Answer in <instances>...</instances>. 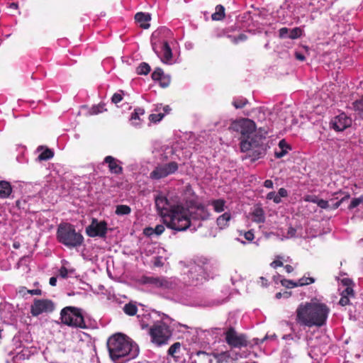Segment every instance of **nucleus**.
<instances>
[{
	"mask_svg": "<svg viewBox=\"0 0 363 363\" xmlns=\"http://www.w3.org/2000/svg\"><path fill=\"white\" fill-rule=\"evenodd\" d=\"M279 34L280 38H286L289 36V30L287 28H281L279 30Z\"/></svg>",
	"mask_w": 363,
	"mask_h": 363,
	"instance_id": "50",
	"label": "nucleus"
},
{
	"mask_svg": "<svg viewBox=\"0 0 363 363\" xmlns=\"http://www.w3.org/2000/svg\"><path fill=\"white\" fill-rule=\"evenodd\" d=\"M190 210L177 205L170 208V212L164 216L163 222L167 228L177 231H184L191 226Z\"/></svg>",
	"mask_w": 363,
	"mask_h": 363,
	"instance_id": "4",
	"label": "nucleus"
},
{
	"mask_svg": "<svg viewBox=\"0 0 363 363\" xmlns=\"http://www.w3.org/2000/svg\"><path fill=\"white\" fill-rule=\"evenodd\" d=\"M12 192V187L9 182L0 181V197L1 199L8 198Z\"/></svg>",
	"mask_w": 363,
	"mask_h": 363,
	"instance_id": "21",
	"label": "nucleus"
},
{
	"mask_svg": "<svg viewBox=\"0 0 363 363\" xmlns=\"http://www.w3.org/2000/svg\"><path fill=\"white\" fill-rule=\"evenodd\" d=\"M164 116V113H152V114L150 115L149 119L152 122L157 123V122L160 121L163 118Z\"/></svg>",
	"mask_w": 363,
	"mask_h": 363,
	"instance_id": "42",
	"label": "nucleus"
},
{
	"mask_svg": "<svg viewBox=\"0 0 363 363\" xmlns=\"http://www.w3.org/2000/svg\"><path fill=\"white\" fill-rule=\"evenodd\" d=\"M231 41L233 43H238L240 41H244L247 39V36L245 34H240L238 37H231L230 36Z\"/></svg>",
	"mask_w": 363,
	"mask_h": 363,
	"instance_id": "45",
	"label": "nucleus"
},
{
	"mask_svg": "<svg viewBox=\"0 0 363 363\" xmlns=\"http://www.w3.org/2000/svg\"><path fill=\"white\" fill-rule=\"evenodd\" d=\"M362 199L359 198L353 199L349 206L350 209H352L358 206L360 203H362Z\"/></svg>",
	"mask_w": 363,
	"mask_h": 363,
	"instance_id": "47",
	"label": "nucleus"
},
{
	"mask_svg": "<svg viewBox=\"0 0 363 363\" xmlns=\"http://www.w3.org/2000/svg\"><path fill=\"white\" fill-rule=\"evenodd\" d=\"M139 283L161 291L172 290L176 286L174 279L164 277L143 276L140 278Z\"/></svg>",
	"mask_w": 363,
	"mask_h": 363,
	"instance_id": "10",
	"label": "nucleus"
},
{
	"mask_svg": "<svg viewBox=\"0 0 363 363\" xmlns=\"http://www.w3.org/2000/svg\"><path fill=\"white\" fill-rule=\"evenodd\" d=\"M330 312L326 303L313 298L297 307L296 320L300 325L320 328L326 324Z\"/></svg>",
	"mask_w": 363,
	"mask_h": 363,
	"instance_id": "2",
	"label": "nucleus"
},
{
	"mask_svg": "<svg viewBox=\"0 0 363 363\" xmlns=\"http://www.w3.org/2000/svg\"><path fill=\"white\" fill-rule=\"evenodd\" d=\"M230 218V213L225 212L217 218V225L220 229H223L228 225Z\"/></svg>",
	"mask_w": 363,
	"mask_h": 363,
	"instance_id": "23",
	"label": "nucleus"
},
{
	"mask_svg": "<svg viewBox=\"0 0 363 363\" xmlns=\"http://www.w3.org/2000/svg\"><path fill=\"white\" fill-rule=\"evenodd\" d=\"M131 212L130 208L127 205H118L116 213L118 216L128 215Z\"/></svg>",
	"mask_w": 363,
	"mask_h": 363,
	"instance_id": "31",
	"label": "nucleus"
},
{
	"mask_svg": "<svg viewBox=\"0 0 363 363\" xmlns=\"http://www.w3.org/2000/svg\"><path fill=\"white\" fill-rule=\"evenodd\" d=\"M259 279H260V282H261V285L262 286H265L267 285V280L265 278L262 277L259 278Z\"/></svg>",
	"mask_w": 363,
	"mask_h": 363,
	"instance_id": "64",
	"label": "nucleus"
},
{
	"mask_svg": "<svg viewBox=\"0 0 363 363\" xmlns=\"http://www.w3.org/2000/svg\"><path fill=\"white\" fill-rule=\"evenodd\" d=\"M104 162L108 164V169L111 173L115 174H121L123 173V167L121 162L112 156H106Z\"/></svg>",
	"mask_w": 363,
	"mask_h": 363,
	"instance_id": "17",
	"label": "nucleus"
},
{
	"mask_svg": "<svg viewBox=\"0 0 363 363\" xmlns=\"http://www.w3.org/2000/svg\"><path fill=\"white\" fill-rule=\"evenodd\" d=\"M352 107L354 111L359 115V116L363 119V96L356 100L352 104Z\"/></svg>",
	"mask_w": 363,
	"mask_h": 363,
	"instance_id": "27",
	"label": "nucleus"
},
{
	"mask_svg": "<svg viewBox=\"0 0 363 363\" xmlns=\"http://www.w3.org/2000/svg\"><path fill=\"white\" fill-rule=\"evenodd\" d=\"M145 114V110L142 108H137L134 110V112L132 113L130 116V121L132 124L135 126H138L140 125L141 120L140 118V116H143Z\"/></svg>",
	"mask_w": 363,
	"mask_h": 363,
	"instance_id": "22",
	"label": "nucleus"
},
{
	"mask_svg": "<svg viewBox=\"0 0 363 363\" xmlns=\"http://www.w3.org/2000/svg\"><path fill=\"white\" fill-rule=\"evenodd\" d=\"M288 196V191L284 188H280L277 193L271 191L267 194V200H272L275 203L278 204L281 202V198Z\"/></svg>",
	"mask_w": 363,
	"mask_h": 363,
	"instance_id": "19",
	"label": "nucleus"
},
{
	"mask_svg": "<svg viewBox=\"0 0 363 363\" xmlns=\"http://www.w3.org/2000/svg\"><path fill=\"white\" fill-rule=\"evenodd\" d=\"M164 76V72L161 68H156L152 73V79L154 81H159Z\"/></svg>",
	"mask_w": 363,
	"mask_h": 363,
	"instance_id": "37",
	"label": "nucleus"
},
{
	"mask_svg": "<svg viewBox=\"0 0 363 363\" xmlns=\"http://www.w3.org/2000/svg\"><path fill=\"white\" fill-rule=\"evenodd\" d=\"M303 30L296 27L289 30V38L291 39H296L303 35Z\"/></svg>",
	"mask_w": 363,
	"mask_h": 363,
	"instance_id": "35",
	"label": "nucleus"
},
{
	"mask_svg": "<svg viewBox=\"0 0 363 363\" xmlns=\"http://www.w3.org/2000/svg\"><path fill=\"white\" fill-rule=\"evenodd\" d=\"M229 129L242 135L240 150L248 152V157L255 161L265 155L266 148L261 144V138L255 135V123L248 118H241L231 123Z\"/></svg>",
	"mask_w": 363,
	"mask_h": 363,
	"instance_id": "1",
	"label": "nucleus"
},
{
	"mask_svg": "<svg viewBox=\"0 0 363 363\" xmlns=\"http://www.w3.org/2000/svg\"><path fill=\"white\" fill-rule=\"evenodd\" d=\"M281 258L282 257L281 256H277V259H275L270 264L271 267L273 268H277L278 267L283 266V262L281 261Z\"/></svg>",
	"mask_w": 363,
	"mask_h": 363,
	"instance_id": "48",
	"label": "nucleus"
},
{
	"mask_svg": "<svg viewBox=\"0 0 363 363\" xmlns=\"http://www.w3.org/2000/svg\"><path fill=\"white\" fill-rule=\"evenodd\" d=\"M154 265L155 267H162L163 265L162 262L161 261L160 258L157 257L156 260L154 262Z\"/></svg>",
	"mask_w": 363,
	"mask_h": 363,
	"instance_id": "60",
	"label": "nucleus"
},
{
	"mask_svg": "<svg viewBox=\"0 0 363 363\" xmlns=\"http://www.w3.org/2000/svg\"><path fill=\"white\" fill-rule=\"evenodd\" d=\"M311 202L316 203L321 208L325 209L329 207L328 201L323 199L313 198V199L311 200Z\"/></svg>",
	"mask_w": 363,
	"mask_h": 363,
	"instance_id": "39",
	"label": "nucleus"
},
{
	"mask_svg": "<svg viewBox=\"0 0 363 363\" xmlns=\"http://www.w3.org/2000/svg\"><path fill=\"white\" fill-rule=\"evenodd\" d=\"M9 8L11 9H13V10H17L18 9V4L16 3H11L9 4Z\"/></svg>",
	"mask_w": 363,
	"mask_h": 363,
	"instance_id": "63",
	"label": "nucleus"
},
{
	"mask_svg": "<svg viewBox=\"0 0 363 363\" xmlns=\"http://www.w3.org/2000/svg\"><path fill=\"white\" fill-rule=\"evenodd\" d=\"M111 359L115 363H123L135 358L139 354L138 345L127 335L116 333L107 340Z\"/></svg>",
	"mask_w": 363,
	"mask_h": 363,
	"instance_id": "3",
	"label": "nucleus"
},
{
	"mask_svg": "<svg viewBox=\"0 0 363 363\" xmlns=\"http://www.w3.org/2000/svg\"><path fill=\"white\" fill-rule=\"evenodd\" d=\"M144 233L146 235H152L153 233H155V228H146L145 230H144Z\"/></svg>",
	"mask_w": 363,
	"mask_h": 363,
	"instance_id": "58",
	"label": "nucleus"
},
{
	"mask_svg": "<svg viewBox=\"0 0 363 363\" xmlns=\"http://www.w3.org/2000/svg\"><path fill=\"white\" fill-rule=\"evenodd\" d=\"M296 229L292 228V227H290L288 230V233H287V238H292L296 234Z\"/></svg>",
	"mask_w": 363,
	"mask_h": 363,
	"instance_id": "57",
	"label": "nucleus"
},
{
	"mask_svg": "<svg viewBox=\"0 0 363 363\" xmlns=\"http://www.w3.org/2000/svg\"><path fill=\"white\" fill-rule=\"evenodd\" d=\"M264 213L262 208H257L252 213V220L256 223H263L264 221Z\"/></svg>",
	"mask_w": 363,
	"mask_h": 363,
	"instance_id": "24",
	"label": "nucleus"
},
{
	"mask_svg": "<svg viewBox=\"0 0 363 363\" xmlns=\"http://www.w3.org/2000/svg\"><path fill=\"white\" fill-rule=\"evenodd\" d=\"M279 147L281 150H286L287 151L289 149L288 144L286 143V142L284 140H281L279 141Z\"/></svg>",
	"mask_w": 363,
	"mask_h": 363,
	"instance_id": "52",
	"label": "nucleus"
},
{
	"mask_svg": "<svg viewBox=\"0 0 363 363\" xmlns=\"http://www.w3.org/2000/svg\"><path fill=\"white\" fill-rule=\"evenodd\" d=\"M213 356L218 363L227 362L230 357V353L228 352L213 353Z\"/></svg>",
	"mask_w": 363,
	"mask_h": 363,
	"instance_id": "28",
	"label": "nucleus"
},
{
	"mask_svg": "<svg viewBox=\"0 0 363 363\" xmlns=\"http://www.w3.org/2000/svg\"><path fill=\"white\" fill-rule=\"evenodd\" d=\"M107 230L106 222H99L96 219H93L91 223L86 228V233L89 237H104Z\"/></svg>",
	"mask_w": 363,
	"mask_h": 363,
	"instance_id": "14",
	"label": "nucleus"
},
{
	"mask_svg": "<svg viewBox=\"0 0 363 363\" xmlns=\"http://www.w3.org/2000/svg\"><path fill=\"white\" fill-rule=\"evenodd\" d=\"M190 210V217L191 219L205 220L209 217V213L203 206H198L196 208H191Z\"/></svg>",
	"mask_w": 363,
	"mask_h": 363,
	"instance_id": "18",
	"label": "nucleus"
},
{
	"mask_svg": "<svg viewBox=\"0 0 363 363\" xmlns=\"http://www.w3.org/2000/svg\"><path fill=\"white\" fill-rule=\"evenodd\" d=\"M170 77L166 75L159 80L160 86L162 87H167L170 84Z\"/></svg>",
	"mask_w": 363,
	"mask_h": 363,
	"instance_id": "44",
	"label": "nucleus"
},
{
	"mask_svg": "<svg viewBox=\"0 0 363 363\" xmlns=\"http://www.w3.org/2000/svg\"><path fill=\"white\" fill-rule=\"evenodd\" d=\"M135 21L140 24V26L147 29L150 27L149 21L151 20V16L147 13L138 12L135 16Z\"/></svg>",
	"mask_w": 363,
	"mask_h": 363,
	"instance_id": "20",
	"label": "nucleus"
},
{
	"mask_svg": "<svg viewBox=\"0 0 363 363\" xmlns=\"http://www.w3.org/2000/svg\"><path fill=\"white\" fill-rule=\"evenodd\" d=\"M57 239L59 242L69 249L76 248L84 242L83 235L77 232L74 227L70 223H61L57 230Z\"/></svg>",
	"mask_w": 363,
	"mask_h": 363,
	"instance_id": "6",
	"label": "nucleus"
},
{
	"mask_svg": "<svg viewBox=\"0 0 363 363\" xmlns=\"http://www.w3.org/2000/svg\"><path fill=\"white\" fill-rule=\"evenodd\" d=\"M106 111L104 104H99L97 105L92 106L89 110V115H96L103 113Z\"/></svg>",
	"mask_w": 363,
	"mask_h": 363,
	"instance_id": "29",
	"label": "nucleus"
},
{
	"mask_svg": "<svg viewBox=\"0 0 363 363\" xmlns=\"http://www.w3.org/2000/svg\"><path fill=\"white\" fill-rule=\"evenodd\" d=\"M295 56L298 60L303 61L305 60V56L300 52H296Z\"/></svg>",
	"mask_w": 363,
	"mask_h": 363,
	"instance_id": "59",
	"label": "nucleus"
},
{
	"mask_svg": "<svg viewBox=\"0 0 363 363\" xmlns=\"http://www.w3.org/2000/svg\"><path fill=\"white\" fill-rule=\"evenodd\" d=\"M314 282H315V279L314 278L309 277H303L302 278L299 279L296 281V284H294V286H303L309 285V284H313Z\"/></svg>",
	"mask_w": 363,
	"mask_h": 363,
	"instance_id": "33",
	"label": "nucleus"
},
{
	"mask_svg": "<svg viewBox=\"0 0 363 363\" xmlns=\"http://www.w3.org/2000/svg\"><path fill=\"white\" fill-rule=\"evenodd\" d=\"M28 293L30 295L40 296L42 294V291L40 289H32L28 290Z\"/></svg>",
	"mask_w": 363,
	"mask_h": 363,
	"instance_id": "56",
	"label": "nucleus"
},
{
	"mask_svg": "<svg viewBox=\"0 0 363 363\" xmlns=\"http://www.w3.org/2000/svg\"><path fill=\"white\" fill-rule=\"evenodd\" d=\"M53 152L50 149H46L43 151L38 156L40 160H48L53 157Z\"/></svg>",
	"mask_w": 363,
	"mask_h": 363,
	"instance_id": "36",
	"label": "nucleus"
},
{
	"mask_svg": "<svg viewBox=\"0 0 363 363\" xmlns=\"http://www.w3.org/2000/svg\"><path fill=\"white\" fill-rule=\"evenodd\" d=\"M284 269H286V272L287 273H291V272H292L294 271L293 267L291 266V265H289V264L284 266Z\"/></svg>",
	"mask_w": 363,
	"mask_h": 363,
	"instance_id": "62",
	"label": "nucleus"
},
{
	"mask_svg": "<svg viewBox=\"0 0 363 363\" xmlns=\"http://www.w3.org/2000/svg\"><path fill=\"white\" fill-rule=\"evenodd\" d=\"M247 103V100L244 98H237L233 100V104L236 108H241Z\"/></svg>",
	"mask_w": 363,
	"mask_h": 363,
	"instance_id": "38",
	"label": "nucleus"
},
{
	"mask_svg": "<svg viewBox=\"0 0 363 363\" xmlns=\"http://www.w3.org/2000/svg\"><path fill=\"white\" fill-rule=\"evenodd\" d=\"M169 32L166 28L155 30L151 36V44L154 52L162 62L171 65L173 62L172 50L167 41L164 39V34Z\"/></svg>",
	"mask_w": 363,
	"mask_h": 363,
	"instance_id": "5",
	"label": "nucleus"
},
{
	"mask_svg": "<svg viewBox=\"0 0 363 363\" xmlns=\"http://www.w3.org/2000/svg\"><path fill=\"white\" fill-rule=\"evenodd\" d=\"M169 318L155 323L150 329V335L151 340L157 345H162L166 344L168 340L172 336V332L169 327L167 325Z\"/></svg>",
	"mask_w": 363,
	"mask_h": 363,
	"instance_id": "8",
	"label": "nucleus"
},
{
	"mask_svg": "<svg viewBox=\"0 0 363 363\" xmlns=\"http://www.w3.org/2000/svg\"><path fill=\"white\" fill-rule=\"evenodd\" d=\"M150 72V67L146 62H142L137 67V73L138 74L146 75Z\"/></svg>",
	"mask_w": 363,
	"mask_h": 363,
	"instance_id": "34",
	"label": "nucleus"
},
{
	"mask_svg": "<svg viewBox=\"0 0 363 363\" xmlns=\"http://www.w3.org/2000/svg\"><path fill=\"white\" fill-rule=\"evenodd\" d=\"M342 282L347 286V287L342 291V295H346L347 296H353V289L349 286V282H350V281L349 279H343Z\"/></svg>",
	"mask_w": 363,
	"mask_h": 363,
	"instance_id": "40",
	"label": "nucleus"
},
{
	"mask_svg": "<svg viewBox=\"0 0 363 363\" xmlns=\"http://www.w3.org/2000/svg\"><path fill=\"white\" fill-rule=\"evenodd\" d=\"M123 311L127 315H134L138 311V308L135 304L129 303L123 306Z\"/></svg>",
	"mask_w": 363,
	"mask_h": 363,
	"instance_id": "32",
	"label": "nucleus"
},
{
	"mask_svg": "<svg viewBox=\"0 0 363 363\" xmlns=\"http://www.w3.org/2000/svg\"><path fill=\"white\" fill-rule=\"evenodd\" d=\"M49 284L52 286H56V284H57V278L55 277H52L50 279V281H49Z\"/></svg>",
	"mask_w": 363,
	"mask_h": 363,
	"instance_id": "61",
	"label": "nucleus"
},
{
	"mask_svg": "<svg viewBox=\"0 0 363 363\" xmlns=\"http://www.w3.org/2000/svg\"><path fill=\"white\" fill-rule=\"evenodd\" d=\"M60 320L62 324L75 328H86L82 309L67 306L61 310Z\"/></svg>",
	"mask_w": 363,
	"mask_h": 363,
	"instance_id": "7",
	"label": "nucleus"
},
{
	"mask_svg": "<svg viewBox=\"0 0 363 363\" xmlns=\"http://www.w3.org/2000/svg\"><path fill=\"white\" fill-rule=\"evenodd\" d=\"M264 186H265L267 189H273L274 187V183L270 179H267L264 182Z\"/></svg>",
	"mask_w": 363,
	"mask_h": 363,
	"instance_id": "55",
	"label": "nucleus"
},
{
	"mask_svg": "<svg viewBox=\"0 0 363 363\" xmlns=\"http://www.w3.org/2000/svg\"><path fill=\"white\" fill-rule=\"evenodd\" d=\"M210 205L216 212L221 213L225 210V201L223 199L213 200L210 202Z\"/></svg>",
	"mask_w": 363,
	"mask_h": 363,
	"instance_id": "25",
	"label": "nucleus"
},
{
	"mask_svg": "<svg viewBox=\"0 0 363 363\" xmlns=\"http://www.w3.org/2000/svg\"><path fill=\"white\" fill-rule=\"evenodd\" d=\"M73 272H74L73 269H68L65 267L62 266L59 269V276L63 279H65L68 277L69 273H73Z\"/></svg>",
	"mask_w": 363,
	"mask_h": 363,
	"instance_id": "41",
	"label": "nucleus"
},
{
	"mask_svg": "<svg viewBox=\"0 0 363 363\" xmlns=\"http://www.w3.org/2000/svg\"><path fill=\"white\" fill-rule=\"evenodd\" d=\"M123 92L121 91L120 92L115 93L111 97V101L113 104H118L123 100Z\"/></svg>",
	"mask_w": 363,
	"mask_h": 363,
	"instance_id": "43",
	"label": "nucleus"
},
{
	"mask_svg": "<svg viewBox=\"0 0 363 363\" xmlns=\"http://www.w3.org/2000/svg\"><path fill=\"white\" fill-rule=\"evenodd\" d=\"M224 335L225 342L230 347L241 348L246 347L248 344L246 335L237 333L232 327L229 328Z\"/></svg>",
	"mask_w": 363,
	"mask_h": 363,
	"instance_id": "12",
	"label": "nucleus"
},
{
	"mask_svg": "<svg viewBox=\"0 0 363 363\" xmlns=\"http://www.w3.org/2000/svg\"><path fill=\"white\" fill-rule=\"evenodd\" d=\"M178 169L176 162H172L168 164L160 165L150 173V177L152 179H160L174 173Z\"/></svg>",
	"mask_w": 363,
	"mask_h": 363,
	"instance_id": "13",
	"label": "nucleus"
},
{
	"mask_svg": "<svg viewBox=\"0 0 363 363\" xmlns=\"http://www.w3.org/2000/svg\"><path fill=\"white\" fill-rule=\"evenodd\" d=\"M296 284V281H294L291 280L284 279L281 281V284L287 288L297 287L298 286H294V284Z\"/></svg>",
	"mask_w": 363,
	"mask_h": 363,
	"instance_id": "46",
	"label": "nucleus"
},
{
	"mask_svg": "<svg viewBox=\"0 0 363 363\" xmlns=\"http://www.w3.org/2000/svg\"><path fill=\"white\" fill-rule=\"evenodd\" d=\"M349 303H350V299H349L348 296H347L346 295H342V297L340 298V299L339 301L340 305L345 306L348 305Z\"/></svg>",
	"mask_w": 363,
	"mask_h": 363,
	"instance_id": "49",
	"label": "nucleus"
},
{
	"mask_svg": "<svg viewBox=\"0 0 363 363\" xmlns=\"http://www.w3.org/2000/svg\"><path fill=\"white\" fill-rule=\"evenodd\" d=\"M287 150H279V151H275V157L277 158H281L282 157H284L286 153H287Z\"/></svg>",
	"mask_w": 363,
	"mask_h": 363,
	"instance_id": "54",
	"label": "nucleus"
},
{
	"mask_svg": "<svg viewBox=\"0 0 363 363\" xmlns=\"http://www.w3.org/2000/svg\"><path fill=\"white\" fill-rule=\"evenodd\" d=\"M164 230V227L163 225H157L155 228V233L157 235H161Z\"/></svg>",
	"mask_w": 363,
	"mask_h": 363,
	"instance_id": "53",
	"label": "nucleus"
},
{
	"mask_svg": "<svg viewBox=\"0 0 363 363\" xmlns=\"http://www.w3.org/2000/svg\"><path fill=\"white\" fill-rule=\"evenodd\" d=\"M55 309V303L48 298H35L30 306V313L33 316H38L43 313H50Z\"/></svg>",
	"mask_w": 363,
	"mask_h": 363,
	"instance_id": "11",
	"label": "nucleus"
},
{
	"mask_svg": "<svg viewBox=\"0 0 363 363\" xmlns=\"http://www.w3.org/2000/svg\"><path fill=\"white\" fill-rule=\"evenodd\" d=\"M155 205L162 220H164V216L170 212V208L174 206L171 205L167 199L162 195L156 197Z\"/></svg>",
	"mask_w": 363,
	"mask_h": 363,
	"instance_id": "16",
	"label": "nucleus"
},
{
	"mask_svg": "<svg viewBox=\"0 0 363 363\" xmlns=\"http://www.w3.org/2000/svg\"><path fill=\"white\" fill-rule=\"evenodd\" d=\"M225 17V9L222 5H217L216 6V11L211 16L214 21L222 20Z\"/></svg>",
	"mask_w": 363,
	"mask_h": 363,
	"instance_id": "26",
	"label": "nucleus"
},
{
	"mask_svg": "<svg viewBox=\"0 0 363 363\" xmlns=\"http://www.w3.org/2000/svg\"><path fill=\"white\" fill-rule=\"evenodd\" d=\"M181 349V343L175 342L174 343L168 350V354L171 355L174 358H178L177 355Z\"/></svg>",
	"mask_w": 363,
	"mask_h": 363,
	"instance_id": "30",
	"label": "nucleus"
},
{
	"mask_svg": "<svg viewBox=\"0 0 363 363\" xmlns=\"http://www.w3.org/2000/svg\"><path fill=\"white\" fill-rule=\"evenodd\" d=\"M213 266L209 263H203V265L199 264H191L187 275L189 279L188 284L197 285L206 280L210 277L208 272H211Z\"/></svg>",
	"mask_w": 363,
	"mask_h": 363,
	"instance_id": "9",
	"label": "nucleus"
},
{
	"mask_svg": "<svg viewBox=\"0 0 363 363\" xmlns=\"http://www.w3.org/2000/svg\"><path fill=\"white\" fill-rule=\"evenodd\" d=\"M244 237L247 241H252L254 239L255 235L252 230H249L244 233Z\"/></svg>",
	"mask_w": 363,
	"mask_h": 363,
	"instance_id": "51",
	"label": "nucleus"
},
{
	"mask_svg": "<svg viewBox=\"0 0 363 363\" xmlns=\"http://www.w3.org/2000/svg\"><path fill=\"white\" fill-rule=\"evenodd\" d=\"M352 124V119L345 113L335 116L331 121L332 127L337 131H342Z\"/></svg>",
	"mask_w": 363,
	"mask_h": 363,
	"instance_id": "15",
	"label": "nucleus"
}]
</instances>
